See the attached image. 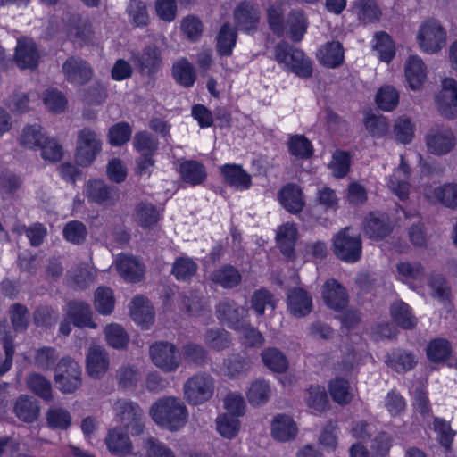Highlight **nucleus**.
Masks as SVG:
<instances>
[{"mask_svg":"<svg viewBox=\"0 0 457 457\" xmlns=\"http://www.w3.org/2000/svg\"><path fill=\"white\" fill-rule=\"evenodd\" d=\"M149 415L160 427L179 431L187 423L188 412L184 402L176 396H162L149 408Z\"/></svg>","mask_w":457,"mask_h":457,"instance_id":"nucleus-1","label":"nucleus"},{"mask_svg":"<svg viewBox=\"0 0 457 457\" xmlns=\"http://www.w3.org/2000/svg\"><path fill=\"white\" fill-rule=\"evenodd\" d=\"M275 59L284 69L301 79H308L312 75V62L310 58L287 42H280L275 46Z\"/></svg>","mask_w":457,"mask_h":457,"instance_id":"nucleus-2","label":"nucleus"},{"mask_svg":"<svg viewBox=\"0 0 457 457\" xmlns=\"http://www.w3.org/2000/svg\"><path fill=\"white\" fill-rule=\"evenodd\" d=\"M214 389L213 377L206 372H198L184 383V398L191 405H200L212 397Z\"/></svg>","mask_w":457,"mask_h":457,"instance_id":"nucleus-3","label":"nucleus"},{"mask_svg":"<svg viewBox=\"0 0 457 457\" xmlns=\"http://www.w3.org/2000/svg\"><path fill=\"white\" fill-rule=\"evenodd\" d=\"M335 255L343 262L353 263L361 256L362 244L359 233H353L350 227L338 231L333 238Z\"/></svg>","mask_w":457,"mask_h":457,"instance_id":"nucleus-4","label":"nucleus"},{"mask_svg":"<svg viewBox=\"0 0 457 457\" xmlns=\"http://www.w3.org/2000/svg\"><path fill=\"white\" fill-rule=\"evenodd\" d=\"M82 371L79 364L70 357L62 358L54 370V382L63 394H72L82 385Z\"/></svg>","mask_w":457,"mask_h":457,"instance_id":"nucleus-5","label":"nucleus"},{"mask_svg":"<svg viewBox=\"0 0 457 457\" xmlns=\"http://www.w3.org/2000/svg\"><path fill=\"white\" fill-rule=\"evenodd\" d=\"M101 148V139L94 130L88 128L81 129L77 138L76 162L83 167L91 165Z\"/></svg>","mask_w":457,"mask_h":457,"instance_id":"nucleus-6","label":"nucleus"},{"mask_svg":"<svg viewBox=\"0 0 457 457\" xmlns=\"http://www.w3.org/2000/svg\"><path fill=\"white\" fill-rule=\"evenodd\" d=\"M113 409L118 420L132 435H139L143 432L144 412L137 403L120 399L115 402Z\"/></svg>","mask_w":457,"mask_h":457,"instance_id":"nucleus-7","label":"nucleus"},{"mask_svg":"<svg viewBox=\"0 0 457 457\" xmlns=\"http://www.w3.org/2000/svg\"><path fill=\"white\" fill-rule=\"evenodd\" d=\"M149 354L153 363L166 373L175 371L180 365L178 349L172 343L155 342L150 346Z\"/></svg>","mask_w":457,"mask_h":457,"instance_id":"nucleus-8","label":"nucleus"},{"mask_svg":"<svg viewBox=\"0 0 457 457\" xmlns=\"http://www.w3.org/2000/svg\"><path fill=\"white\" fill-rule=\"evenodd\" d=\"M84 193L88 202L106 207L114 205L120 197L117 187L97 179H89L85 183Z\"/></svg>","mask_w":457,"mask_h":457,"instance_id":"nucleus-9","label":"nucleus"},{"mask_svg":"<svg viewBox=\"0 0 457 457\" xmlns=\"http://www.w3.org/2000/svg\"><path fill=\"white\" fill-rule=\"evenodd\" d=\"M417 38L423 51L434 54L445 45L446 33L438 21L428 20L420 26Z\"/></svg>","mask_w":457,"mask_h":457,"instance_id":"nucleus-10","label":"nucleus"},{"mask_svg":"<svg viewBox=\"0 0 457 457\" xmlns=\"http://www.w3.org/2000/svg\"><path fill=\"white\" fill-rule=\"evenodd\" d=\"M215 313L220 323L235 330L245 321L248 310L233 299L223 298L215 306Z\"/></svg>","mask_w":457,"mask_h":457,"instance_id":"nucleus-11","label":"nucleus"},{"mask_svg":"<svg viewBox=\"0 0 457 457\" xmlns=\"http://www.w3.org/2000/svg\"><path fill=\"white\" fill-rule=\"evenodd\" d=\"M428 153L442 156L449 154L456 145V137L448 128H435L426 136Z\"/></svg>","mask_w":457,"mask_h":457,"instance_id":"nucleus-12","label":"nucleus"},{"mask_svg":"<svg viewBox=\"0 0 457 457\" xmlns=\"http://www.w3.org/2000/svg\"><path fill=\"white\" fill-rule=\"evenodd\" d=\"M236 28L245 33H253L257 30L261 14L256 4L244 1L241 2L233 12Z\"/></svg>","mask_w":457,"mask_h":457,"instance_id":"nucleus-13","label":"nucleus"},{"mask_svg":"<svg viewBox=\"0 0 457 457\" xmlns=\"http://www.w3.org/2000/svg\"><path fill=\"white\" fill-rule=\"evenodd\" d=\"M62 72L67 81L79 86L88 82L93 76V70L88 62L77 56H71L64 62Z\"/></svg>","mask_w":457,"mask_h":457,"instance_id":"nucleus-14","label":"nucleus"},{"mask_svg":"<svg viewBox=\"0 0 457 457\" xmlns=\"http://www.w3.org/2000/svg\"><path fill=\"white\" fill-rule=\"evenodd\" d=\"M14 62L21 70H34L39 62V52L36 43L29 37L18 39Z\"/></svg>","mask_w":457,"mask_h":457,"instance_id":"nucleus-15","label":"nucleus"},{"mask_svg":"<svg viewBox=\"0 0 457 457\" xmlns=\"http://www.w3.org/2000/svg\"><path fill=\"white\" fill-rule=\"evenodd\" d=\"M109 366V354L104 347L92 345L88 348L86 358V369L90 378H103L107 372Z\"/></svg>","mask_w":457,"mask_h":457,"instance_id":"nucleus-16","label":"nucleus"},{"mask_svg":"<svg viewBox=\"0 0 457 457\" xmlns=\"http://www.w3.org/2000/svg\"><path fill=\"white\" fill-rule=\"evenodd\" d=\"M436 99L441 114L453 118L457 107V81L452 78L443 79L442 90Z\"/></svg>","mask_w":457,"mask_h":457,"instance_id":"nucleus-17","label":"nucleus"},{"mask_svg":"<svg viewBox=\"0 0 457 457\" xmlns=\"http://www.w3.org/2000/svg\"><path fill=\"white\" fill-rule=\"evenodd\" d=\"M289 312L297 318L305 317L312 310V299L308 291L301 287L289 288L287 293Z\"/></svg>","mask_w":457,"mask_h":457,"instance_id":"nucleus-18","label":"nucleus"},{"mask_svg":"<svg viewBox=\"0 0 457 457\" xmlns=\"http://www.w3.org/2000/svg\"><path fill=\"white\" fill-rule=\"evenodd\" d=\"M322 297L326 304L334 310H342L348 303V294L345 287L334 278L325 282Z\"/></svg>","mask_w":457,"mask_h":457,"instance_id":"nucleus-19","label":"nucleus"},{"mask_svg":"<svg viewBox=\"0 0 457 457\" xmlns=\"http://www.w3.org/2000/svg\"><path fill=\"white\" fill-rule=\"evenodd\" d=\"M119 274L129 282H137L143 278L144 266L134 256L120 254L116 261Z\"/></svg>","mask_w":457,"mask_h":457,"instance_id":"nucleus-20","label":"nucleus"},{"mask_svg":"<svg viewBox=\"0 0 457 457\" xmlns=\"http://www.w3.org/2000/svg\"><path fill=\"white\" fill-rule=\"evenodd\" d=\"M67 316L73 325L78 328H96V324L92 320V310L89 304L85 302H70L68 303Z\"/></svg>","mask_w":457,"mask_h":457,"instance_id":"nucleus-21","label":"nucleus"},{"mask_svg":"<svg viewBox=\"0 0 457 457\" xmlns=\"http://www.w3.org/2000/svg\"><path fill=\"white\" fill-rule=\"evenodd\" d=\"M427 198L432 201H437L445 207L457 209V183H446L443 186L432 187L425 190Z\"/></svg>","mask_w":457,"mask_h":457,"instance_id":"nucleus-22","label":"nucleus"},{"mask_svg":"<svg viewBox=\"0 0 457 457\" xmlns=\"http://www.w3.org/2000/svg\"><path fill=\"white\" fill-rule=\"evenodd\" d=\"M297 435V426L293 419L285 414H278L271 423V436L280 442H287Z\"/></svg>","mask_w":457,"mask_h":457,"instance_id":"nucleus-23","label":"nucleus"},{"mask_svg":"<svg viewBox=\"0 0 457 457\" xmlns=\"http://www.w3.org/2000/svg\"><path fill=\"white\" fill-rule=\"evenodd\" d=\"M13 412L19 420L32 423L39 416V402L32 396L21 395L15 401Z\"/></svg>","mask_w":457,"mask_h":457,"instance_id":"nucleus-24","label":"nucleus"},{"mask_svg":"<svg viewBox=\"0 0 457 457\" xmlns=\"http://www.w3.org/2000/svg\"><path fill=\"white\" fill-rule=\"evenodd\" d=\"M130 315L135 322L147 328L154 320L153 307L142 295L135 296L131 301Z\"/></svg>","mask_w":457,"mask_h":457,"instance_id":"nucleus-25","label":"nucleus"},{"mask_svg":"<svg viewBox=\"0 0 457 457\" xmlns=\"http://www.w3.org/2000/svg\"><path fill=\"white\" fill-rule=\"evenodd\" d=\"M285 27L292 41H301L308 28L305 13L300 9L292 10L287 16Z\"/></svg>","mask_w":457,"mask_h":457,"instance_id":"nucleus-26","label":"nucleus"},{"mask_svg":"<svg viewBox=\"0 0 457 457\" xmlns=\"http://www.w3.org/2000/svg\"><path fill=\"white\" fill-rule=\"evenodd\" d=\"M353 12L363 24L378 21L382 15L376 0H355L353 5Z\"/></svg>","mask_w":457,"mask_h":457,"instance_id":"nucleus-27","label":"nucleus"},{"mask_svg":"<svg viewBox=\"0 0 457 457\" xmlns=\"http://www.w3.org/2000/svg\"><path fill=\"white\" fill-rule=\"evenodd\" d=\"M405 77L413 90H417L427 78L426 66L417 55L410 56L405 62Z\"/></svg>","mask_w":457,"mask_h":457,"instance_id":"nucleus-28","label":"nucleus"},{"mask_svg":"<svg viewBox=\"0 0 457 457\" xmlns=\"http://www.w3.org/2000/svg\"><path fill=\"white\" fill-rule=\"evenodd\" d=\"M279 202L291 213H298L303 210L304 202L301 189L294 185L285 186L279 192Z\"/></svg>","mask_w":457,"mask_h":457,"instance_id":"nucleus-29","label":"nucleus"},{"mask_svg":"<svg viewBox=\"0 0 457 457\" xmlns=\"http://www.w3.org/2000/svg\"><path fill=\"white\" fill-rule=\"evenodd\" d=\"M390 314L393 321L403 329H413L417 325V319L411 307L401 300L391 304Z\"/></svg>","mask_w":457,"mask_h":457,"instance_id":"nucleus-30","label":"nucleus"},{"mask_svg":"<svg viewBox=\"0 0 457 457\" xmlns=\"http://www.w3.org/2000/svg\"><path fill=\"white\" fill-rule=\"evenodd\" d=\"M221 172L226 182L237 189H248L252 184L251 176L239 165L226 164L222 166Z\"/></svg>","mask_w":457,"mask_h":457,"instance_id":"nucleus-31","label":"nucleus"},{"mask_svg":"<svg viewBox=\"0 0 457 457\" xmlns=\"http://www.w3.org/2000/svg\"><path fill=\"white\" fill-rule=\"evenodd\" d=\"M210 280L223 288L230 289L238 286L242 277L239 271L231 265H224L213 270L210 276Z\"/></svg>","mask_w":457,"mask_h":457,"instance_id":"nucleus-32","label":"nucleus"},{"mask_svg":"<svg viewBox=\"0 0 457 457\" xmlns=\"http://www.w3.org/2000/svg\"><path fill=\"white\" fill-rule=\"evenodd\" d=\"M109 451L119 456H126L132 452V443L128 435L120 428L110 430L106 438Z\"/></svg>","mask_w":457,"mask_h":457,"instance_id":"nucleus-33","label":"nucleus"},{"mask_svg":"<svg viewBox=\"0 0 457 457\" xmlns=\"http://www.w3.org/2000/svg\"><path fill=\"white\" fill-rule=\"evenodd\" d=\"M276 239L281 253L287 257H291L297 239V229L295 224L287 222L281 225L278 228Z\"/></svg>","mask_w":457,"mask_h":457,"instance_id":"nucleus-34","label":"nucleus"},{"mask_svg":"<svg viewBox=\"0 0 457 457\" xmlns=\"http://www.w3.org/2000/svg\"><path fill=\"white\" fill-rule=\"evenodd\" d=\"M320 62L329 68L340 66L344 61V50L341 43L328 42L319 49L317 54Z\"/></svg>","mask_w":457,"mask_h":457,"instance_id":"nucleus-35","label":"nucleus"},{"mask_svg":"<svg viewBox=\"0 0 457 457\" xmlns=\"http://www.w3.org/2000/svg\"><path fill=\"white\" fill-rule=\"evenodd\" d=\"M251 369V361L240 354H231L223 361V375L228 378H238Z\"/></svg>","mask_w":457,"mask_h":457,"instance_id":"nucleus-36","label":"nucleus"},{"mask_svg":"<svg viewBox=\"0 0 457 457\" xmlns=\"http://www.w3.org/2000/svg\"><path fill=\"white\" fill-rule=\"evenodd\" d=\"M265 12L270 30L278 37H282L286 32L283 3L276 1L269 4Z\"/></svg>","mask_w":457,"mask_h":457,"instance_id":"nucleus-37","label":"nucleus"},{"mask_svg":"<svg viewBox=\"0 0 457 457\" xmlns=\"http://www.w3.org/2000/svg\"><path fill=\"white\" fill-rule=\"evenodd\" d=\"M364 231L369 237L373 239L386 237L391 231L388 218L385 215L376 216L371 213L366 220Z\"/></svg>","mask_w":457,"mask_h":457,"instance_id":"nucleus-38","label":"nucleus"},{"mask_svg":"<svg viewBox=\"0 0 457 457\" xmlns=\"http://www.w3.org/2000/svg\"><path fill=\"white\" fill-rule=\"evenodd\" d=\"M137 61L141 71L150 75L155 72L162 63L161 51L154 45L147 46Z\"/></svg>","mask_w":457,"mask_h":457,"instance_id":"nucleus-39","label":"nucleus"},{"mask_svg":"<svg viewBox=\"0 0 457 457\" xmlns=\"http://www.w3.org/2000/svg\"><path fill=\"white\" fill-rule=\"evenodd\" d=\"M172 74L175 80L185 87H192L196 79L195 68L185 58L173 64Z\"/></svg>","mask_w":457,"mask_h":457,"instance_id":"nucleus-40","label":"nucleus"},{"mask_svg":"<svg viewBox=\"0 0 457 457\" xmlns=\"http://www.w3.org/2000/svg\"><path fill=\"white\" fill-rule=\"evenodd\" d=\"M68 36L74 43L83 46L92 41L94 32L87 20L79 19L71 25Z\"/></svg>","mask_w":457,"mask_h":457,"instance_id":"nucleus-41","label":"nucleus"},{"mask_svg":"<svg viewBox=\"0 0 457 457\" xmlns=\"http://www.w3.org/2000/svg\"><path fill=\"white\" fill-rule=\"evenodd\" d=\"M386 362L389 367L400 373L411 370L416 361L411 353L396 350L387 355Z\"/></svg>","mask_w":457,"mask_h":457,"instance_id":"nucleus-42","label":"nucleus"},{"mask_svg":"<svg viewBox=\"0 0 457 457\" xmlns=\"http://www.w3.org/2000/svg\"><path fill=\"white\" fill-rule=\"evenodd\" d=\"M262 359L266 367L274 372L283 373L288 368V361L278 348H267L262 353Z\"/></svg>","mask_w":457,"mask_h":457,"instance_id":"nucleus-43","label":"nucleus"},{"mask_svg":"<svg viewBox=\"0 0 457 457\" xmlns=\"http://www.w3.org/2000/svg\"><path fill=\"white\" fill-rule=\"evenodd\" d=\"M26 384L31 392L45 401H50L52 399L53 395L51 382L43 375L39 373H31L28 375L26 378Z\"/></svg>","mask_w":457,"mask_h":457,"instance_id":"nucleus-44","label":"nucleus"},{"mask_svg":"<svg viewBox=\"0 0 457 457\" xmlns=\"http://www.w3.org/2000/svg\"><path fill=\"white\" fill-rule=\"evenodd\" d=\"M179 172L183 180L191 185L201 184L206 178L204 167L195 161L181 163Z\"/></svg>","mask_w":457,"mask_h":457,"instance_id":"nucleus-45","label":"nucleus"},{"mask_svg":"<svg viewBox=\"0 0 457 457\" xmlns=\"http://www.w3.org/2000/svg\"><path fill=\"white\" fill-rule=\"evenodd\" d=\"M237 42V32L228 23L221 26L217 36V51L222 56H229L232 54Z\"/></svg>","mask_w":457,"mask_h":457,"instance_id":"nucleus-46","label":"nucleus"},{"mask_svg":"<svg viewBox=\"0 0 457 457\" xmlns=\"http://www.w3.org/2000/svg\"><path fill=\"white\" fill-rule=\"evenodd\" d=\"M46 423L53 429L66 430L71 425V415L64 408L51 407L46 413Z\"/></svg>","mask_w":457,"mask_h":457,"instance_id":"nucleus-47","label":"nucleus"},{"mask_svg":"<svg viewBox=\"0 0 457 457\" xmlns=\"http://www.w3.org/2000/svg\"><path fill=\"white\" fill-rule=\"evenodd\" d=\"M204 342L210 348L221 351L230 345L231 338L224 328H212L205 332Z\"/></svg>","mask_w":457,"mask_h":457,"instance_id":"nucleus-48","label":"nucleus"},{"mask_svg":"<svg viewBox=\"0 0 457 457\" xmlns=\"http://www.w3.org/2000/svg\"><path fill=\"white\" fill-rule=\"evenodd\" d=\"M374 40L373 48L378 52L380 60L389 62L395 54V45L390 36L384 31H379L374 35Z\"/></svg>","mask_w":457,"mask_h":457,"instance_id":"nucleus-49","label":"nucleus"},{"mask_svg":"<svg viewBox=\"0 0 457 457\" xmlns=\"http://www.w3.org/2000/svg\"><path fill=\"white\" fill-rule=\"evenodd\" d=\"M133 146L141 154L154 155L158 149L159 141L149 132L140 131L133 137Z\"/></svg>","mask_w":457,"mask_h":457,"instance_id":"nucleus-50","label":"nucleus"},{"mask_svg":"<svg viewBox=\"0 0 457 457\" xmlns=\"http://www.w3.org/2000/svg\"><path fill=\"white\" fill-rule=\"evenodd\" d=\"M159 212L156 208L150 204L140 203L136 207V221L145 228H150L159 220Z\"/></svg>","mask_w":457,"mask_h":457,"instance_id":"nucleus-51","label":"nucleus"},{"mask_svg":"<svg viewBox=\"0 0 457 457\" xmlns=\"http://www.w3.org/2000/svg\"><path fill=\"white\" fill-rule=\"evenodd\" d=\"M183 307L192 315H199L209 311L207 299L199 292L190 291L182 298Z\"/></svg>","mask_w":457,"mask_h":457,"instance_id":"nucleus-52","label":"nucleus"},{"mask_svg":"<svg viewBox=\"0 0 457 457\" xmlns=\"http://www.w3.org/2000/svg\"><path fill=\"white\" fill-rule=\"evenodd\" d=\"M95 308L103 315L112 312L114 308L113 292L109 287H98L95 293Z\"/></svg>","mask_w":457,"mask_h":457,"instance_id":"nucleus-53","label":"nucleus"},{"mask_svg":"<svg viewBox=\"0 0 457 457\" xmlns=\"http://www.w3.org/2000/svg\"><path fill=\"white\" fill-rule=\"evenodd\" d=\"M197 264L188 257H179L172 266V274L178 280H189L196 272Z\"/></svg>","mask_w":457,"mask_h":457,"instance_id":"nucleus-54","label":"nucleus"},{"mask_svg":"<svg viewBox=\"0 0 457 457\" xmlns=\"http://www.w3.org/2000/svg\"><path fill=\"white\" fill-rule=\"evenodd\" d=\"M139 371L132 365H122L116 370L115 378L123 389L134 388L139 380Z\"/></svg>","mask_w":457,"mask_h":457,"instance_id":"nucleus-55","label":"nucleus"},{"mask_svg":"<svg viewBox=\"0 0 457 457\" xmlns=\"http://www.w3.org/2000/svg\"><path fill=\"white\" fill-rule=\"evenodd\" d=\"M46 137L41 132V126L38 124L27 125L21 135V144L29 149L40 147Z\"/></svg>","mask_w":457,"mask_h":457,"instance_id":"nucleus-56","label":"nucleus"},{"mask_svg":"<svg viewBox=\"0 0 457 457\" xmlns=\"http://www.w3.org/2000/svg\"><path fill=\"white\" fill-rule=\"evenodd\" d=\"M9 312L13 329L17 332L25 331L30 317L27 307L21 303H14L11 306Z\"/></svg>","mask_w":457,"mask_h":457,"instance_id":"nucleus-57","label":"nucleus"},{"mask_svg":"<svg viewBox=\"0 0 457 457\" xmlns=\"http://www.w3.org/2000/svg\"><path fill=\"white\" fill-rule=\"evenodd\" d=\"M288 149L300 159H307L312 154V143L303 135L292 136L288 141Z\"/></svg>","mask_w":457,"mask_h":457,"instance_id":"nucleus-58","label":"nucleus"},{"mask_svg":"<svg viewBox=\"0 0 457 457\" xmlns=\"http://www.w3.org/2000/svg\"><path fill=\"white\" fill-rule=\"evenodd\" d=\"M108 345L115 349L124 348L129 343V336L123 328L118 324H110L104 328Z\"/></svg>","mask_w":457,"mask_h":457,"instance_id":"nucleus-59","label":"nucleus"},{"mask_svg":"<svg viewBox=\"0 0 457 457\" xmlns=\"http://www.w3.org/2000/svg\"><path fill=\"white\" fill-rule=\"evenodd\" d=\"M127 12L133 25L141 27L148 23L149 16L146 5L140 0H130L127 7Z\"/></svg>","mask_w":457,"mask_h":457,"instance_id":"nucleus-60","label":"nucleus"},{"mask_svg":"<svg viewBox=\"0 0 457 457\" xmlns=\"http://www.w3.org/2000/svg\"><path fill=\"white\" fill-rule=\"evenodd\" d=\"M434 430L438 435V442L446 452L451 451L455 431L452 429L450 423L444 419H434Z\"/></svg>","mask_w":457,"mask_h":457,"instance_id":"nucleus-61","label":"nucleus"},{"mask_svg":"<svg viewBox=\"0 0 457 457\" xmlns=\"http://www.w3.org/2000/svg\"><path fill=\"white\" fill-rule=\"evenodd\" d=\"M62 233L68 242L80 245L86 240L87 229L81 221L72 220L64 226Z\"/></svg>","mask_w":457,"mask_h":457,"instance_id":"nucleus-62","label":"nucleus"},{"mask_svg":"<svg viewBox=\"0 0 457 457\" xmlns=\"http://www.w3.org/2000/svg\"><path fill=\"white\" fill-rule=\"evenodd\" d=\"M451 346L447 340L437 338L431 341L427 348V354L430 361L440 362L450 355Z\"/></svg>","mask_w":457,"mask_h":457,"instance_id":"nucleus-63","label":"nucleus"},{"mask_svg":"<svg viewBox=\"0 0 457 457\" xmlns=\"http://www.w3.org/2000/svg\"><path fill=\"white\" fill-rule=\"evenodd\" d=\"M131 134L132 129L127 122H119L109 129V143L112 145L120 146L129 140Z\"/></svg>","mask_w":457,"mask_h":457,"instance_id":"nucleus-64","label":"nucleus"}]
</instances>
